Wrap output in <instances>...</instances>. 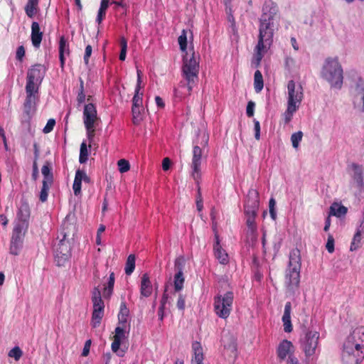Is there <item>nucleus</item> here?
Listing matches in <instances>:
<instances>
[{"instance_id": "nucleus-32", "label": "nucleus", "mask_w": 364, "mask_h": 364, "mask_svg": "<svg viewBox=\"0 0 364 364\" xmlns=\"http://www.w3.org/2000/svg\"><path fill=\"white\" fill-rule=\"evenodd\" d=\"M347 208L341 205H338L337 203H333L330 207V213L329 215H334L336 217H341L342 215H344L347 213Z\"/></svg>"}, {"instance_id": "nucleus-44", "label": "nucleus", "mask_w": 364, "mask_h": 364, "mask_svg": "<svg viewBox=\"0 0 364 364\" xmlns=\"http://www.w3.org/2000/svg\"><path fill=\"white\" fill-rule=\"evenodd\" d=\"M184 278L181 272L176 274L174 278V288L176 291H180L183 287Z\"/></svg>"}, {"instance_id": "nucleus-36", "label": "nucleus", "mask_w": 364, "mask_h": 364, "mask_svg": "<svg viewBox=\"0 0 364 364\" xmlns=\"http://www.w3.org/2000/svg\"><path fill=\"white\" fill-rule=\"evenodd\" d=\"M141 86L136 85L135 87L134 95L132 99V105L134 107H142V96L143 93H140Z\"/></svg>"}, {"instance_id": "nucleus-58", "label": "nucleus", "mask_w": 364, "mask_h": 364, "mask_svg": "<svg viewBox=\"0 0 364 364\" xmlns=\"http://www.w3.org/2000/svg\"><path fill=\"white\" fill-rule=\"evenodd\" d=\"M125 326H119L116 327L115 328V334L114 336H117L119 339H122L125 337V330H124Z\"/></svg>"}, {"instance_id": "nucleus-39", "label": "nucleus", "mask_w": 364, "mask_h": 364, "mask_svg": "<svg viewBox=\"0 0 364 364\" xmlns=\"http://www.w3.org/2000/svg\"><path fill=\"white\" fill-rule=\"evenodd\" d=\"M114 284V274L112 272L109 274V277L108 279L107 285L104 289V296L105 297H109L111 296L113 291Z\"/></svg>"}, {"instance_id": "nucleus-8", "label": "nucleus", "mask_w": 364, "mask_h": 364, "mask_svg": "<svg viewBox=\"0 0 364 364\" xmlns=\"http://www.w3.org/2000/svg\"><path fill=\"white\" fill-rule=\"evenodd\" d=\"M222 354L225 358L235 360L237 356L236 338L229 332H224L221 337Z\"/></svg>"}, {"instance_id": "nucleus-10", "label": "nucleus", "mask_w": 364, "mask_h": 364, "mask_svg": "<svg viewBox=\"0 0 364 364\" xmlns=\"http://www.w3.org/2000/svg\"><path fill=\"white\" fill-rule=\"evenodd\" d=\"M341 358L345 364H359L364 359V351L344 342Z\"/></svg>"}, {"instance_id": "nucleus-22", "label": "nucleus", "mask_w": 364, "mask_h": 364, "mask_svg": "<svg viewBox=\"0 0 364 364\" xmlns=\"http://www.w3.org/2000/svg\"><path fill=\"white\" fill-rule=\"evenodd\" d=\"M153 287L150 281L149 277L147 274H144L141 277L140 285V296L149 297L151 295Z\"/></svg>"}, {"instance_id": "nucleus-30", "label": "nucleus", "mask_w": 364, "mask_h": 364, "mask_svg": "<svg viewBox=\"0 0 364 364\" xmlns=\"http://www.w3.org/2000/svg\"><path fill=\"white\" fill-rule=\"evenodd\" d=\"M246 216V225L247 226L248 234L254 236L257 233V227L255 222L257 213H245Z\"/></svg>"}, {"instance_id": "nucleus-45", "label": "nucleus", "mask_w": 364, "mask_h": 364, "mask_svg": "<svg viewBox=\"0 0 364 364\" xmlns=\"http://www.w3.org/2000/svg\"><path fill=\"white\" fill-rule=\"evenodd\" d=\"M299 107L287 105V108L284 114L285 123H289L293 117V114L296 112Z\"/></svg>"}, {"instance_id": "nucleus-42", "label": "nucleus", "mask_w": 364, "mask_h": 364, "mask_svg": "<svg viewBox=\"0 0 364 364\" xmlns=\"http://www.w3.org/2000/svg\"><path fill=\"white\" fill-rule=\"evenodd\" d=\"M51 184H52V183H46V181H43V186H42L41 191L40 192V197H39L40 200L41 202H45L47 200L48 191L50 189Z\"/></svg>"}, {"instance_id": "nucleus-21", "label": "nucleus", "mask_w": 364, "mask_h": 364, "mask_svg": "<svg viewBox=\"0 0 364 364\" xmlns=\"http://www.w3.org/2000/svg\"><path fill=\"white\" fill-rule=\"evenodd\" d=\"M43 33L41 31L39 23L38 22L33 21L31 24V39L34 48H40L43 39Z\"/></svg>"}, {"instance_id": "nucleus-9", "label": "nucleus", "mask_w": 364, "mask_h": 364, "mask_svg": "<svg viewBox=\"0 0 364 364\" xmlns=\"http://www.w3.org/2000/svg\"><path fill=\"white\" fill-rule=\"evenodd\" d=\"M319 333L316 331H307L304 336L301 338V347L306 357H309L316 353L318 345Z\"/></svg>"}, {"instance_id": "nucleus-48", "label": "nucleus", "mask_w": 364, "mask_h": 364, "mask_svg": "<svg viewBox=\"0 0 364 364\" xmlns=\"http://www.w3.org/2000/svg\"><path fill=\"white\" fill-rule=\"evenodd\" d=\"M23 355V352L18 346H15L9 350L8 355L14 358L16 361L18 360Z\"/></svg>"}, {"instance_id": "nucleus-55", "label": "nucleus", "mask_w": 364, "mask_h": 364, "mask_svg": "<svg viewBox=\"0 0 364 364\" xmlns=\"http://www.w3.org/2000/svg\"><path fill=\"white\" fill-rule=\"evenodd\" d=\"M326 247L329 253L334 252V238L331 235H329L328 237Z\"/></svg>"}, {"instance_id": "nucleus-17", "label": "nucleus", "mask_w": 364, "mask_h": 364, "mask_svg": "<svg viewBox=\"0 0 364 364\" xmlns=\"http://www.w3.org/2000/svg\"><path fill=\"white\" fill-rule=\"evenodd\" d=\"M294 347L292 343L288 340H283L279 344L277 349V355L279 361H283L291 354L294 353Z\"/></svg>"}, {"instance_id": "nucleus-49", "label": "nucleus", "mask_w": 364, "mask_h": 364, "mask_svg": "<svg viewBox=\"0 0 364 364\" xmlns=\"http://www.w3.org/2000/svg\"><path fill=\"white\" fill-rule=\"evenodd\" d=\"M118 169L120 173L127 172L130 168L129 163L126 159H119L117 161Z\"/></svg>"}, {"instance_id": "nucleus-43", "label": "nucleus", "mask_w": 364, "mask_h": 364, "mask_svg": "<svg viewBox=\"0 0 364 364\" xmlns=\"http://www.w3.org/2000/svg\"><path fill=\"white\" fill-rule=\"evenodd\" d=\"M121 51L119 58L120 60L124 61L126 59L127 50V41L124 37H121L119 41Z\"/></svg>"}, {"instance_id": "nucleus-62", "label": "nucleus", "mask_w": 364, "mask_h": 364, "mask_svg": "<svg viewBox=\"0 0 364 364\" xmlns=\"http://www.w3.org/2000/svg\"><path fill=\"white\" fill-rule=\"evenodd\" d=\"M255 106V104L252 101H250L247 103L246 113L249 117H251L254 115Z\"/></svg>"}, {"instance_id": "nucleus-24", "label": "nucleus", "mask_w": 364, "mask_h": 364, "mask_svg": "<svg viewBox=\"0 0 364 364\" xmlns=\"http://www.w3.org/2000/svg\"><path fill=\"white\" fill-rule=\"evenodd\" d=\"M291 304L288 301L285 304L284 314L282 316V322L284 325V330L287 333H290L293 330V327L291 322Z\"/></svg>"}, {"instance_id": "nucleus-14", "label": "nucleus", "mask_w": 364, "mask_h": 364, "mask_svg": "<svg viewBox=\"0 0 364 364\" xmlns=\"http://www.w3.org/2000/svg\"><path fill=\"white\" fill-rule=\"evenodd\" d=\"M300 283V270L289 268L285 275V284L289 292L294 294Z\"/></svg>"}, {"instance_id": "nucleus-2", "label": "nucleus", "mask_w": 364, "mask_h": 364, "mask_svg": "<svg viewBox=\"0 0 364 364\" xmlns=\"http://www.w3.org/2000/svg\"><path fill=\"white\" fill-rule=\"evenodd\" d=\"M200 59L199 54L196 53L193 47L183 53L181 75L184 82H180L179 87L183 90L181 93L184 95H190L198 81Z\"/></svg>"}, {"instance_id": "nucleus-40", "label": "nucleus", "mask_w": 364, "mask_h": 364, "mask_svg": "<svg viewBox=\"0 0 364 364\" xmlns=\"http://www.w3.org/2000/svg\"><path fill=\"white\" fill-rule=\"evenodd\" d=\"M178 41L180 49L183 53L188 51V49H187V32L186 30L183 29L182 31L181 34L178 37Z\"/></svg>"}, {"instance_id": "nucleus-7", "label": "nucleus", "mask_w": 364, "mask_h": 364, "mask_svg": "<svg viewBox=\"0 0 364 364\" xmlns=\"http://www.w3.org/2000/svg\"><path fill=\"white\" fill-rule=\"evenodd\" d=\"M46 72L41 64H36L28 70L26 90L38 92V84H41Z\"/></svg>"}, {"instance_id": "nucleus-12", "label": "nucleus", "mask_w": 364, "mask_h": 364, "mask_svg": "<svg viewBox=\"0 0 364 364\" xmlns=\"http://www.w3.org/2000/svg\"><path fill=\"white\" fill-rule=\"evenodd\" d=\"M26 97L23 103V113L22 122L29 123L36 111V95L37 92L26 90Z\"/></svg>"}, {"instance_id": "nucleus-59", "label": "nucleus", "mask_w": 364, "mask_h": 364, "mask_svg": "<svg viewBox=\"0 0 364 364\" xmlns=\"http://www.w3.org/2000/svg\"><path fill=\"white\" fill-rule=\"evenodd\" d=\"M185 303H186L185 296H183L182 294H179L178 299L177 301V304H176L178 309L181 311H183L185 309V306H186Z\"/></svg>"}, {"instance_id": "nucleus-35", "label": "nucleus", "mask_w": 364, "mask_h": 364, "mask_svg": "<svg viewBox=\"0 0 364 364\" xmlns=\"http://www.w3.org/2000/svg\"><path fill=\"white\" fill-rule=\"evenodd\" d=\"M135 256L134 255H129L127 259L125 264L124 271L127 275H130L135 269Z\"/></svg>"}, {"instance_id": "nucleus-16", "label": "nucleus", "mask_w": 364, "mask_h": 364, "mask_svg": "<svg viewBox=\"0 0 364 364\" xmlns=\"http://www.w3.org/2000/svg\"><path fill=\"white\" fill-rule=\"evenodd\" d=\"M259 193L255 189H250L245 204V213H257L259 209Z\"/></svg>"}, {"instance_id": "nucleus-41", "label": "nucleus", "mask_w": 364, "mask_h": 364, "mask_svg": "<svg viewBox=\"0 0 364 364\" xmlns=\"http://www.w3.org/2000/svg\"><path fill=\"white\" fill-rule=\"evenodd\" d=\"M88 159V149L87 144L83 141L80 144L79 162L85 164Z\"/></svg>"}, {"instance_id": "nucleus-28", "label": "nucleus", "mask_w": 364, "mask_h": 364, "mask_svg": "<svg viewBox=\"0 0 364 364\" xmlns=\"http://www.w3.org/2000/svg\"><path fill=\"white\" fill-rule=\"evenodd\" d=\"M213 252L215 257L218 260V262L222 264H227L229 262V256L226 252L225 250H224L221 245H213Z\"/></svg>"}, {"instance_id": "nucleus-15", "label": "nucleus", "mask_w": 364, "mask_h": 364, "mask_svg": "<svg viewBox=\"0 0 364 364\" xmlns=\"http://www.w3.org/2000/svg\"><path fill=\"white\" fill-rule=\"evenodd\" d=\"M345 342L364 351V327L360 326L354 329Z\"/></svg>"}, {"instance_id": "nucleus-53", "label": "nucleus", "mask_w": 364, "mask_h": 364, "mask_svg": "<svg viewBox=\"0 0 364 364\" xmlns=\"http://www.w3.org/2000/svg\"><path fill=\"white\" fill-rule=\"evenodd\" d=\"M275 204H276L275 200L273 198H270L269 202V213H270L271 218L273 220H275L277 218V214H276V211H275V208H274Z\"/></svg>"}, {"instance_id": "nucleus-27", "label": "nucleus", "mask_w": 364, "mask_h": 364, "mask_svg": "<svg viewBox=\"0 0 364 364\" xmlns=\"http://www.w3.org/2000/svg\"><path fill=\"white\" fill-rule=\"evenodd\" d=\"M289 268L301 269V254L298 248L293 249L289 253Z\"/></svg>"}, {"instance_id": "nucleus-18", "label": "nucleus", "mask_w": 364, "mask_h": 364, "mask_svg": "<svg viewBox=\"0 0 364 364\" xmlns=\"http://www.w3.org/2000/svg\"><path fill=\"white\" fill-rule=\"evenodd\" d=\"M97 120L96 107L92 103L86 105L83 110L84 124H95Z\"/></svg>"}, {"instance_id": "nucleus-13", "label": "nucleus", "mask_w": 364, "mask_h": 364, "mask_svg": "<svg viewBox=\"0 0 364 364\" xmlns=\"http://www.w3.org/2000/svg\"><path fill=\"white\" fill-rule=\"evenodd\" d=\"M202 149L196 145L193 149V158L191 162L192 176L194 180L198 183L201 178L200 165H201Z\"/></svg>"}, {"instance_id": "nucleus-33", "label": "nucleus", "mask_w": 364, "mask_h": 364, "mask_svg": "<svg viewBox=\"0 0 364 364\" xmlns=\"http://www.w3.org/2000/svg\"><path fill=\"white\" fill-rule=\"evenodd\" d=\"M264 87L263 77L259 70H256L254 75V87L256 92H260Z\"/></svg>"}, {"instance_id": "nucleus-51", "label": "nucleus", "mask_w": 364, "mask_h": 364, "mask_svg": "<svg viewBox=\"0 0 364 364\" xmlns=\"http://www.w3.org/2000/svg\"><path fill=\"white\" fill-rule=\"evenodd\" d=\"M121 345V339H119L117 336H114L113 342L112 343L111 348L114 353H118Z\"/></svg>"}, {"instance_id": "nucleus-5", "label": "nucleus", "mask_w": 364, "mask_h": 364, "mask_svg": "<svg viewBox=\"0 0 364 364\" xmlns=\"http://www.w3.org/2000/svg\"><path fill=\"white\" fill-rule=\"evenodd\" d=\"M234 294L228 291L224 295H218L214 298V311L218 316L227 318L232 309Z\"/></svg>"}, {"instance_id": "nucleus-19", "label": "nucleus", "mask_w": 364, "mask_h": 364, "mask_svg": "<svg viewBox=\"0 0 364 364\" xmlns=\"http://www.w3.org/2000/svg\"><path fill=\"white\" fill-rule=\"evenodd\" d=\"M82 181H84L85 183H90V178L84 171L77 169L75 172L73 185V192L75 196H78L81 192V185Z\"/></svg>"}, {"instance_id": "nucleus-37", "label": "nucleus", "mask_w": 364, "mask_h": 364, "mask_svg": "<svg viewBox=\"0 0 364 364\" xmlns=\"http://www.w3.org/2000/svg\"><path fill=\"white\" fill-rule=\"evenodd\" d=\"M41 172L44 177L43 181H46V183H53V173H51L50 164L48 162L43 166Z\"/></svg>"}, {"instance_id": "nucleus-20", "label": "nucleus", "mask_w": 364, "mask_h": 364, "mask_svg": "<svg viewBox=\"0 0 364 364\" xmlns=\"http://www.w3.org/2000/svg\"><path fill=\"white\" fill-rule=\"evenodd\" d=\"M193 355L191 364H203L204 353L202 345L198 341H194L191 346Z\"/></svg>"}, {"instance_id": "nucleus-11", "label": "nucleus", "mask_w": 364, "mask_h": 364, "mask_svg": "<svg viewBox=\"0 0 364 364\" xmlns=\"http://www.w3.org/2000/svg\"><path fill=\"white\" fill-rule=\"evenodd\" d=\"M288 100L287 105L299 107L304 98L303 87L301 85H296L294 80H289L287 84Z\"/></svg>"}, {"instance_id": "nucleus-57", "label": "nucleus", "mask_w": 364, "mask_h": 364, "mask_svg": "<svg viewBox=\"0 0 364 364\" xmlns=\"http://www.w3.org/2000/svg\"><path fill=\"white\" fill-rule=\"evenodd\" d=\"M25 55V48L23 46H20L17 48L16 53V59L21 62L23 60V58Z\"/></svg>"}, {"instance_id": "nucleus-60", "label": "nucleus", "mask_w": 364, "mask_h": 364, "mask_svg": "<svg viewBox=\"0 0 364 364\" xmlns=\"http://www.w3.org/2000/svg\"><path fill=\"white\" fill-rule=\"evenodd\" d=\"M92 48L90 45H87L85 48V55H84V62L85 65H88L89 58L92 54Z\"/></svg>"}, {"instance_id": "nucleus-38", "label": "nucleus", "mask_w": 364, "mask_h": 364, "mask_svg": "<svg viewBox=\"0 0 364 364\" xmlns=\"http://www.w3.org/2000/svg\"><path fill=\"white\" fill-rule=\"evenodd\" d=\"M129 310L126 307L124 303H122L120 306V311L118 314V319L119 325L125 326L127 323V318L128 316Z\"/></svg>"}, {"instance_id": "nucleus-23", "label": "nucleus", "mask_w": 364, "mask_h": 364, "mask_svg": "<svg viewBox=\"0 0 364 364\" xmlns=\"http://www.w3.org/2000/svg\"><path fill=\"white\" fill-rule=\"evenodd\" d=\"M30 207L26 200H21L18 208L17 218L23 223L28 222L30 217Z\"/></svg>"}, {"instance_id": "nucleus-25", "label": "nucleus", "mask_w": 364, "mask_h": 364, "mask_svg": "<svg viewBox=\"0 0 364 364\" xmlns=\"http://www.w3.org/2000/svg\"><path fill=\"white\" fill-rule=\"evenodd\" d=\"M350 168L352 169V178L353 181L356 183L358 187H362L363 185V173L364 169L363 166L359 165L355 163H353L350 165Z\"/></svg>"}, {"instance_id": "nucleus-46", "label": "nucleus", "mask_w": 364, "mask_h": 364, "mask_svg": "<svg viewBox=\"0 0 364 364\" xmlns=\"http://www.w3.org/2000/svg\"><path fill=\"white\" fill-rule=\"evenodd\" d=\"M360 241H361V232L360 230H358L355 234L354 235V237L353 238V240L350 244V250L351 251H354L357 250L360 246Z\"/></svg>"}, {"instance_id": "nucleus-26", "label": "nucleus", "mask_w": 364, "mask_h": 364, "mask_svg": "<svg viewBox=\"0 0 364 364\" xmlns=\"http://www.w3.org/2000/svg\"><path fill=\"white\" fill-rule=\"evenodd\" d=\"M24 235L12 232L10 253L14 255H18L19 250L22 247Z\"/></svg>"}, {"instance_id": "nucleus-54", "label": "nucleus", "mask_w": 364, "mask_h": 364, "mask_svg": "<svg viewBox=\"0 0 364 364\" xmlns=\"http://www.w3.org/2000/svg\"><path fill=\"white\" fill-rule=\"evenodd\" d=\"M107 9H106V8L100 6L97 16L96 18V22L98 24H100L102 23V21H103V19L105 18Z\"/></svg>"}, {"instance_id": "nucleus-63", "label": "nucleus", "mask_w": 364, "mask_h": 364, "mask_svg": "<svg viewBox=\"0 0 364 364\" xmlns=\"http://www.w3.org/2000/svg\"><path fill=\"white\" fill-rule=\"evenodd\" d=\"M172 165V162L168 157H166L162 161V168L164 171H167L170 169Z\"/></svg>"}, {"instance_id": "nucleus-3", "label": "nucleus", "mask_w": 364, "mask_h": 364, "mask_svg": "<svg viewBox=\"0 0 364 364\" xmlns=\"http://www.w3.org/2000/svg\"><path fill=\"white\" fill-rule=\"evenodd\" d=\"M321 75L331 87L338 89L342 87L343 71L337 57L326 59L322 68Z\"/></svg>"}, {"instance_id": "nucleus-50", "label": "nucleus", "mask_w": 364, "mask_h": 364, "mask_svg": "<svg viewBox=\"0 0 364 364\" xmlns=\"http://www.w3.org/2000/svg\"><path fill=\"white\" fill-rule=\"evenodd\" d=\"M86 131H87V136L89 141L91 143L93 141V139L95 135V124H85V125Z\"/></svg>"}, {"instance_id": "nucleus-34", "label": "nucleus", "mask_w": 364, "mask_h": 364, "mask_svg": "<svg viewBox=\"0 0 364 364\" xmlns=\"http://www.w3.org/2000/svg\"><path fill=\"white\" fill-rule=\"evenodd\" d=\"M353 95L355 99L360 98L363 101L362 110L364 112V84L360 80L354 88Z\"/></svg>"}, {"instance_id": "nucleus-1", "label": "nucleus", "mask_w": 364, "mask_h": 364, "mask_svg": "<svg viewBox=\"0 0 364 364\" xmlns=\"http://www.w3.org/2000/svg\"><path fill=\"white\" fill-rule=\"evenodd\" d=\"M279 13L277 4L272 0L266 1L262 9V14L259 18L258 41L254 48L253 60L259 65L264 54L273 43L274 32L277 30L275 20Z\"/></svg>"}, {"instance_id": "nucleus-56", "label": "nucleus", "mask_w": 364, "mask_h": 364, "mask_svg": "<svg viewBox=\"0 0 364 364\" xmlns=\"http://www.w3.org/2000/svg\"><path fill=\"white\" fill-rule=\"evenodd\" d=\"M255 138L259 141L260 139V123L259 121L254 119Z\"/></svg>"}, {"instance_id": "nucleus-31", "label": "nucleus", "mask_w": 364, "mask_h": 364, "mask_svg": "<svg viewBox=\"0 0 364 364\" xmlns=\"http://www.w3.org/2000/svg\"><path fill=\"white\" fill-rule=\"evenodd\" d=\"M38 11V0H28L25 12L29 18H33Z\"/></svg>"}, {"instance_id": "nucleus-47", "label": "nucleus", "mask_w": 364, "mask_h": 364, "mask_svg": "<svg viewBox=\"0 0 364 364\" xmlns=\"http://www.w3.org/2000/svg\"><path fill=\"white\" fill-rule=\"evenodd\" d=\"M303 132L301 131H298L291 134V141L292 144V146L294 149H297L299 147L300 141L302 140Z\"/></svg>"}, {"instance_id": "nucleus-6", "label": "nucleus", "mask_w": 364, "mask_h": 364, "mask_svg": "<svg viewBox=\"0 0 364 364\" xmlns=\"http://www.w3.org/2000/svg\"><path fill=\"white\" fill-rule=\"evenodd\" d=\"M92 301L93 304V311L92 314L91 326L92 328H97L101 323L105 309L101 291L98 287H95L92 291Z\"/></svg>"}, {"instance_id": "nucleus-61", "label": "nucleus", "mask_w": 364, "mask_h": 364, "mask_svg": "<svg viewBox=\"0 0 364 364\" xmlns=\"http://www.w3.org/2000/svg\"><path fill=\"white\" fill-rule=\"evenodd\" d=\"M141 107H134V105H132V114H133L134 123H136V121L138 120V117H139L140 113H141Z\"/></svg>"}, {"instance_id": "nucleus-64", "label": "nucleus", "mask_w": 364, "mask_h": 364, "mask_svg": "<svg viewBox=\"0 0 364 364\" xmlns=\"http://www.w3.org/2000/svg\"><path fill=\"white\" fill-rule=\"evenodd\" d=\"M24 225L25 223H18L15 225L13 232L24 235Z\"/></svg>"}, {"instance_id": "nucleus-4", "label": "nucleus", "mask_w": 364, "mask_h": 364, "mask_svg": "<svg viewBox=\"0 0 364 364\" xmlns=\"http://www.w3.org/2000/svg\"><path fill=\"white\" fill-rule=\"evenodd\" d=\"M68 224L64 223L60 232L59 242L55 249V261L58 266H65L71 257V245L70 242V233L66 231Z\"/></svg>"}, {"instance_id": "nucleus-29", "label": "nucleus", "mask_w": 364, "mask_h": 364, "mask_svg": "<svg viewBox=\"0 0 364 364\" xmlns=\"http://www.w3.org/2000/svg\"><path fill=\"white\" fill-rule=\"evenodd\" d=\"M65 53L70 54L69 44L66 38L64 36H61L59 41V59L61 68H63L65 62Z\"/></svg>"}, {"instance_id": "nucleus-52", "label": "nucleus", "mask_w": 364, "mask_h": 364, "mask_svg": "<svg viewBox=\"0 0 364 364\" xmlns=\"http://www.w3.org/2000/svg\"><path fill=\"white\" fill-rule=\"evenodd\" d=\"M55 125V120L54 119H50L48 120L46 126L44 127L43 132L45 134L50 133Z\"/></svg>"}]
</instances>
